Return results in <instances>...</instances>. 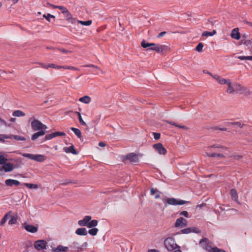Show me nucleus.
I'll use <instances>...</instances> for the list:
<instances>
[{
    "label": "nucleus",
    "mask_w": 252,
    "mask_h": 252,
    "mask_svg": "<svg viewBox=\"0 0 252 252\" xmlns=\"http://www.w3.org/2000/svg\"><path fill=\"white\" fill-rule=\"evenodd\" d=\"M141 46L144 48H146L149 47L150 48L148 50L152 51H156L159 53L165 52L168 49V48L166 45L156 44L154 43H146L144 40H143L142 41Z\"/></svg>",
    "instance_id": "1"
},
{
    "label": "nucleus",
    "mask_w": 252,
    "mask_h": 252,
    "mask_svg": "<svg viewBox=\"0 0 252 252\" xmlns=\"http://www.w3.org/2000/svg\"><path fill=\"white\" fill-rule=\"evenodd\" d=\"M33 118V117H31L29 120V122H31V127L33 131L45 130L47 128L46 125L43 124L39 120Z\"/></svg>",
    "instance_id": "2"
},
{
    "label": "nucleus",
    "mask_w": 252,
    "mask_h": 252,
    "mask_svg": "<svg viewBox=\"0 0 252 252\" xmlns=\"http://www.w3.org/2000/svg\"><path fill=\"white\" fill-rule=\"evenodd\" d=\"M199 243L203 249L209 252H219L220 251L217 247H212L206 238L200 240Z\"/></svg>",
    "instance_id": "3"
},
{
    "label": "nucleus",
    "mask_w": 252,
    "mask_h": 252,
    "mask_svg": "<svg viewBox=\"0 0 252 252\" xmlns=\"http://www.w3.org/2000/svg\"><path fill=\"white\" fill-rule=\"evenodd\" d=\"M164 245L169 251H172L178 248V246L176 244L174 239L171 237L166 238L164 241Z\"/></svg>",
    "instance_id": "4"
},
{
    "label": "nucleus",
    "mask_w": 252,
    "mask_h": 252,
    "mask_svg": "<svg viewBox=\"0 0 252 252\" xmlns=\"http://www.w3.org/2000/svg\"><path fill=\"white\" fill-rule=\"evenodd\" d=\"M24 157L34 160L38 162H42L46 159V156L43 155H34L31 154L24 153L22 154Z\"/></svg>",
    "instance_id": "5"
},
{
    "label": "nucleus",
    "mask_w": 252,
    "mask_h": 252,
    "mask_svg": "<svg viewBox=\"0 0 252 252\" xmlns=\"http://www.w3.org/2000/svg\"><path fill=\"white\" fill-rule=\"evenodd\" d=\"M88 246L87 242H84L81 246L77 242H74L70 246V248L72 249L73 252H80Z\"/></svg>",
    "instance_id": "6"
},
{
    "label": "nucleus",
    "mask_w": 252,
    "mask_h": 252,
    "mask_svg": "<svg viewBox=\"0 0 252 252\" xmlns=\"http://www.w3.org/2000/svg\"><path fill=\"white\" fill-rule=\"evenodd\" d=\"M47 243L44 240H39L34 243V247L37 251L46 249Z\"/></svg>",
    "instance_id": "7"
},
{
    "label": "nucleus",
    "mask_w": 252,
    "mask_h": 252,
    "mask_svg": "<svg viewBox=\"0 0 252 252\" xmlns=\"http://www.w3.org/2000/svg\"><path fill=\"white\" fill-rule=\"evenodd\" d=\"M166 202L169 205H183L188 203L189 201H187L183 200H178L174 198H168L166 199Z\"/></svg>",
    "instance_id": "8"
},
{
    "label": "nucleus",
    "mask_w": 252,
    "mask_h": 252,
    "mask_svg": "<svg viewBox=\"0 0 252 252\" xmlns=\"http://www.w3.org/2000/svg\"><path fill=\"white\" fill-rule=\"evenodd\" d=\"M153 147L155 150L160 155H165L167 153L166 149L160 143L155 144L153 145Z\"/></svg>",
    "instance_id": "9"
},
{
    "label": "nucleus",
    "mask_w": 252,
    "mask_h": 252,
    "mask_svg": "<svg viewBox=\"0 0 252 252\" xmlns=\"http://www.w3.org/2000/svg\"><path fill=\"white\" fill-rule=\"evenodd\" d=\"M188 225V221L187 220L183 217H180L178 219H177L175 223V227H184Z\"/></svg>",
    "instance_id": "10"
},
{
    "label": "nucleus",
    "mask_w": 252,
    "mask_h": 252,
    "mask_svg": "<svg viewBox=\"0 0 252 252\" xmlns=\"http://www.w3.org/2000/svg\"><path fill=\"white\" fill-rule=\"evenodd\" d=\"M209 74H210L214 79H215L221 85H224L226 84L227 82L229 79H224L222 77H221L220 76H219L218 75H213L212 73L210 72H207Z\"/></svg>",
    "instance_id": "11"
},
{
    "label": "nucleus",
    "mask_w": 252,
    "mask_h": 252,
    "mask_svg": "<svg viewBox=\"0 0 252 252\" xmlns=\"http://www.w3.org/2000/svg\"><path fill=\"white\" fill-rule=\"evenodd\" d=\"M181 232L183 234H189L191 232L199 233L200 230L196 227H189L181 230Z\"/></svg>",
    "instance_id": "12"
},
{
    "label": "nucleus",
    "mask_w": 252,
    "mask_h": 252,
    "mask_svg": "<svg viewBox=\"0 0 252 252\" xmlns=\"http://www.w3.org/2000/svg\"><path fill=\"white\" fill-rule=\"evenodd\" d=\"M92 217L90 216H85L84 219L82 220H80L78 221V223L80 226L88 227V223L91 220Z\"/></svg>",
    "instance_id": "13"
},
{
    "label": "nucleus",
    "mask_w": 252,
    "mask_h": 252,
    "mask_svg": "<svg viewBox=\"0 0 252 252\" xmlns=\"http://www.w3.org/2000/svg\"><path fill=\"white\" fill-rule=\"evenodd\" d=\"M40 66L45 69H48L49 68H55V69H61L62 68V65H57L54 63L45 64L43 63H39Z\"/></svg>",
    "instance_id": "14"
},
{
    "label": "nucleus",
    "mask_w": 252,
    "mask_h": 252,
    "mask_svg": "<svg viewBox=\"0 0 252 252\" xmlns=\"http://www.w3.org/2000/svg\"><path fill=\"white\" fill-rule=\"evenodd\" d=\"M63 15L65 20L71 24H74L76 21V20L72 17L71 13L68 11V10L65 12Z\"/></svg>",
    "instance_id": "15"
},
{
    "label": "nucleus",
    "mask_w": 252,
    "mask_h": 252,
    "mask_svg": "<svg viewBox=\"0 0 252 252\" xmlns=\"http://www.w3.org/2000/svg\"><path fill=\"white\" fill-rule=\"evenodd\" d=\"M126 158L128 159L132 163H137L139 161L138 156L133 153H131L126 156Z\"/></svg>",
    "instance_id": "16"
},
{
    "label": "nucleus",
    "mask_w": 252,
    "mask_h": 252,
    "mask_svg": "<svg viewBox=\"0 0 252 252\" xmlns=\"http://www.w3.org/2000/svg\"><path fill=\"white\" fill-rule=\"evenodd\" d=\"M2 137L6 139H12L14 138L17 141H25L26 140V138L24 137L19 136V135H2Z\"/></svg>",
    "instance_id": "17"
},
{
    "label": "nucleus",
    "mask_w": 252,
    "mask_h": 252,
    "mask_svg": "<svg viewBox=\"0 0 252 252\" xmlns=\"http://www.w3.org/2000/svg\"><path fill=\"white\" fill-rule=\"evenodd\" d=\"M5 184L6 186L9 187H12L13 186H18L20 185L19 181L10 179L6 180L5 181Z\"/></svg>",
    "instance_id": "18"
},
{
    "label": "nucleus",
    "mask_w": 252,
    "mask_h": 252,
    "mask_svg": "<svg viewBox=\"0 0 252 252\" xmlns=\"http://www.w3.org/2000/svg\"><path fill=\"white\" fill-rule=\"evenodd\" d=\"M52 252H67L68 248L62 245H59L56 248L52 249Z\"/></svg>",
    "instance_id": "19"
},
{
    "label": "nucleus",
    "mask_w": 252,
    "mask_h": 252,
    "mask_svg": "<svg viewBox=\"0 0 252 252\" xmlns=\"http://www.w3.org/2000/svg\"><path fill=\"white\" fill-rule=\"evenodd\" d=\"M24 227L26 231L32 233H36L38 230L37 227L31 224H26Z\"/></svg>",
    "instance_id": "20"
},
{
    "label": "nucleus",
    "mask_w": 252,
    "mask_h": 252,
    "mask_svg": "<svg viewBox=\"0 0 252 252\" xmlns=\"http://www.w3.org/2000/svg\"><path fill=\"white\" fill-rule=\"evenodd\" d=\"M230 195H231L232 199L234 200L237 203L239 204L237 192L235 189H231Z\"/></svg>",
    "instance_id": "21"
},
{
    "label": "nucleus",
    "mask_w": 252,
    "mask_h": 252,
    "mask_svg": "<svg viewBox=\"0 0 252 252\" xmlns=\"http://www.w3.org/2000/svg\"><path fill=\"white\" fill-rule=\"evenodd\" d=\"M228 86V88L227 89L226 92L228 94H234V83L232 85L230 80L229 79L228 82L226 84Z\"/></svg>",
    "instance_id": "22"
},
{
    "label": "nucleus",
    "mask_w": 252,
    "mask_h": 252,
    "mask_svg": "<svg viewBox=\"0 0 252 252\" xmlns=\"http://www.w3.org/2000/svg\"><path fill=\"white\" fill-rule=\"evenodd\" d=\"M2 168L5 172H10L13 170L14 165L11 163H5L3 165Z\"/></svg>",
    "instance_id": "23"
},
{
    "label": "nucleus",
    "mask_w": 252,
    "mask_h": 252,
    "mask_svg": "<svg viewBox=\"0 0 252 252\" xmlns=\"http://www.w3.org/2000/svg\"><path fill=\"white\" fill-rule=\"evenodd\" d=\"M234 93H239L241 94L243 92V91L245 88V87L242 86L240 84L238 83H234Z\"/></svg>",
    "instance_id": "24"
},
{
    "label": "nucleus",
    "mask_w": 252,
    "mask_h": 252,
    "mask_svg": "<svg viewBox=\"0 0 252 252\" xmlns=\"http://www.w3.org/2000/svg\"><path fill=\"white\" fill-rule=\"evenodd\" d=\"M231 37L237 40L240 38V33L238 31V29H234L231 32Z\"/></svg>",
    "instance_id": "25"
},
{
    "label": "nucleus",
    "mask_w": 252,
    "mask_h": 252,
    "mask_svg": "<svg viewBox=\"0 0 252 252\" xmlns=\"http://www.w3.org/2000/svg\"><path fill=\"white\" fill-rule=\"evenodd\" d=\"M63 151L66 153H72L74 155L77 154V152H76L73 145H71L68 147H64L63 148Z\"/></svg>",
    "instance_id": "26"
},
{
    "label": "nucleus",
    "mask_w": 252,
    "mask_h": 252,
    "mask_svg": "<svg viewBox=\"0 0 252 252\" xmlns=\"http://www.w3.org/2000/svg\"><path fill=\"white\" fill-rule=\"evenodd\" d=\"M46 133L45 130H42V131H38V132L34 133L32 136V140H35L37 139L38 137L40 136H42L44 135Z\"/></svg>",
    "instance_id": "27"
},
{
    "label": "nucleus",
    "mask_w": 252,
    "mask_h": 252,
    "mask_svg": "<svg viewBox=\"0 0 252 252\" xmlns=\"http://www.w3.org/2000/svg\"><path fill=\"white\" fill-rule=\"evenodd\" d=\"M209 148H215L219 149V152H224L227 150V148L219 144H215L209 147Z\"/></svg>",
    "instance_id": "28"
},
{
    "label": "nucleus",
    "mask_w": 252,
    "mask_h": 252,
    "mask_svg": "<svg viewBox=\"0 0 252 252\" xmlns=\"http://www.w3.org/2000/svg\"><path fill=\"white\" fill-rule=\"evenodd\" d=\"M75 233L78 235H84L86 236L87 235V231L85 228L81 227L77 229L75 231Z\"/></svg>",
    "instance_id": "29"
},
{
    "label": "nucleus",
    "mask_w": 252,
    "mask_h": 252,
    "mask_svg": "<svg viewBox=\"0 0 252 252\" xmlns=\"http://www.w3.org/2000/svg\"><path fill=\"white\" fill-rule=\"evenodd\" d=\"M91 98L88 95H85L79 98V101L85 104H88L91 102Z\"/></svg>",
    "instance_id": "30"
},
{
    "label": "nucleus",
    "mask_w": 252,
    "mask_h": 252,
    "mask_svg": "<svg viewBox=\"0 0 252 252\" xmlns=\"http://www.w3.org/2000/svg\"><path fill=\"white\" fill-rule=\"evenodd\" d=\"M11 211H9L4 216V217L2 218L1 221H0V226H2L5 223L7 220L9 218V217L11 216Z\"/></svg>",
    "instance_id": "31"
},
{
    "label": "nucleus",
    "mask_w": 252,
    "mask_h": 252,
    "mask_svg": "<svg viewBox=\"0 0 252 252\" xmlns=\"http://www.w3.org/2000/svg\"><path fill=\"white\" fill-rule=\"evenodd\" d=\"M206 155L209 157H218L220 158H224L225 156L223 154L220 153H206Z\"/></svg>",
    "instance_id": "32"
},
{
    "label": "nucleus",
    "mask_w": 252,
    "mask_h": 252,
    "mask_svg": "<svg viewBox=\"0 0 252 252\" xmlns=\"http://www.w3.org/2000/svg\"><path fill=\"white\" fill-rule=\"evenodd\" d=\"M150 193L152 195H154V194H156V196H155L156 199H158L160 197V192L157 189L152 188L150 190Z\"/></svg>",
    "instance_id": "33"
},
{
    "label": "nucleus",
    "mask_w": 252,
    "mask_h": 252,
    "mask_svg": "<svg viewBox=\"0 0 252 252\" xmlns=\"http://www.w3.org/2000/svg\"><path fill=\"white\" fill-rule=\"evenodd\" d=\"M12 115L14 117H24L26 115L25 113L20 110H15L13 112Z\"/></svg>",
    "instance_id": "34"
},
{
    "label": "nucleus",
    "mask_w": 252,
    "mask_h": 252,
    "mask_svg": "<svg viewBox=\"0 0 252 252\" xmlns=\"http://www.w3.org/2000/svg\"><path fill=\"white\" fill-rule=\"evenodd\" d=\"M216 31L213 30L212 32H208V31H205L202 34V36L208 37V36H212L215 35L216 33Z\"/></svg>",
    "instance_id": "35"
},
{
    "label": "nucleus",
    "mask_w": 252,
    "mask_h": 252,
    "mask_svg": "<svg viewBox=\"0 0 252 252\" xmlns=\"http://www.w3.org/2000/svg\"><path fill=\"white\" fill-rule=\"evenodd\" d=\"M71 129L78 138L81 137V132L79 129L72 127Z\"/></svg>",
    "instance_id": "36"
},
{
    "label": "nucleus",
    "mask_w": 252,
    "mask_h": 252,
    "mask_svg": "<svg viewBox=\"0 0 252 252\" xmlns=\"http://www.w3.org/2000/svg\"><path fill=\"white\" fill-rule=\"evenodd\" d=\"M225 125L226 126H229V125L237 126H239V127H240V128H242L243 126V124H242L239 122L226 123Z\"/></svg>",
    "instance_id": "37"
},
{
    "label": "nucleus",
    "mask_w": 252,
    "mask_h": 252,
    "mask_svg": "<svg viewBox=\"0 0 252 252\" xmlns=\"http://www.w3.org/2000/svg\"><path fill=\"white\" fill-rule=\"evenodd\" d=\"M98 221L95 220H92L89 221L88 225V228H92L93 227H95L97 225Z\"/></svg>",
    "instance_id": "38"
},
{
    "label": "nucleus",
    "mask_w": 252,
    "mask_h": 252,
    "mask_svg": "<svg viewBox=\"0 0 252 252\" xmlns=\"http://www.w3.org/2000/svg\"><path fill=\"white\" fill-rule=\"evenodd\" d=\"M77 22L82 25L88 26L91 25L92 23V20H88L86 21H83L80 20H77Z\"/></svg>",
    "instance_id": "39"
},
{
    "label": "nucleus",
    "mask_w": 252,
    "mask_h": 252,
    "mask_svg": "<svg viewBox=\"0 0 252 252\" xmlns=\"http://www.w3.org/2000/svg\"><path fill=\"white\" fill-rule=\"evenodd\" d=\"M98 231V229L97 228H93L89 230L88 233L92 236H95L97 234Z\"/></svg>",
    "instance_id": "40"
},
{
    "label": "nucleus",
    "mask_w": 252,
    "mask_h": 252,
    "mask_svg": "<svg viewBox=\"0 0 252 252\" xmlns=\"http://www.w3.org/2000/svg\"><path fill=\"white\" fill-rule=\"evenodd\" d=\"M17 216L11 217L10 220L8 221V224L10 225L14 224L17 223Z\"/></svg>",
    "instance_id": "41"
},
{
    "label": "nucleus",
    "mask_w": 252,
    "mask_h": 252,
    "mask_svg": "<svg viewBox=\"0 0 252 252\" xmlns=\"http://www.w3.org/2000/svg\"><path fill=\"white\" fill-rule=\"evenodd\" d=\"M23 185L29 189H37L38 187L37 185L33 184L24 183Z\"/></svg>",
    "instance_id": "42"
},
{
    "label": "nucleus",
    "mask_w": 252,
    "mask_h": 252,
    "mask_svg": "<svg viewBox=\"0 0 252 252\" xmlns=\"http://www.w3.org/2000/svg\"><path fill=\"white\" fill-rule=\"evenodd\" d=\"M75 113L77 114L78 117L79 121L80 124L81 125L85 126L86 125V123L83 120L82 118L81 117V114L78 112H75Z\"/></svg>",
    "instance_id": "43"
},
{
    "label": "nucleus",
    "mask_w": 252,
    "mask_h": 252,
    "mask_svg": "<svg viewBox=\"0 0 252 252\" xmlns=\"http://www.w3.org/2000/svg\"><path fill=\"white\" fill-rule=\"evenodd\" d=\"M241 94H243L246 96H250L252 94V92L250 91L248 89L245 87Z\"/></svg>",
    "instance_id": "44"
},
{
    "label": "nucleus",
    "mask_w": 252,
    "mask_h": 252,
    "mask_svg": "<svg viewBox=\"0 0 252 252\" xmlns=\"http://www.w3.org/2000/svg\"><path fill=\"white\" fill-rule=\"evenodd\" d=\"M54 7H56L55 8H57L60 9L63 14H64L65 12H66L68 9L64 7V6L62 5H56V6H54Z\"/></svg>",
    "instance_id": "45"
},
{
    "label": "nucleus",
    "mask_w": 252,
    "mask_h": 252,
    "mask_svg": "<svg viewBox=\"0 0 252 252\" xmlns=\"http://www.w3.org/2000/svg\"><path fill=\"white\" fill-rule=\"evenodd\" d=\"M43 17L45 18L48 22H50V18L55 19V16L54 15H51L50 14H47V15L44 14Z\"/></svg>",
    "instance_id": "46"
},
{
    "label": "nucleus",
    "mask_w": 252,
    "mask_h": 252,
    "mask_svg": "<svg viewBox=\"0 0 252 252\" xmlns=\"http://www.w3.org/2000/svg\"><path fill=\"white\" fill-rule=\"evenodd\" d=\"M169 124H170V125L174 126L176 127H178L180 128H183V129H187V127L185 126L179 125L174 122H169Z\"/></svg>",
    "instance_id": "47"
},
{
    "label": "nucleus",
    "mask_w": 252,
    "mask_h": 252,
    "mask_svg": "<svg viewBox=\"0 0 252 252\" xmlns=\"http://www.w3.org/2000/svg\"><path fill=\"white\" fill-rule=\"evenodd\" d=\"M62 68H63L64 69H73L74 70H78V69L77 68L72 66H62Z\"/></svg>",
    "instance_id": "48"
},
{
    "label": "nucleus",
    "mask_w": 252,
    "mask_h": 252,
    "mask_svg": "<svg viewBox=\"0 0 252 252\" xmlns=\"http://www.w3.org/2000/svg\"><path fill=\"white\" fill-rule=\"evenodd\" d=\"M203 47V44L202 43H199L196 47V50L198 52H201L202 51Z\"/></svg>",
    "instance_id": "49"
},
{
    "label": "nucleus",
    "mask_w": 252,
    "mask_h": 252,
    "mask_svg": "<svg viewBox=\"0 0 252 252\" xmlns=\"http://www.w3.org/2000/svg\"><path fill=\"white\" fill-rule=\"evenodd\" d=\"M54 137H55V133L54 132V133H52L49 134H47L45 136V139L47 140H51V139H52V138H53Z\"/></svg>",
    "instance_id": "50"
},
{
    "label": "nucleus",
    "mask_w": 252,
    "mask_h": 252,
    "mask_svg": "<svg viewBox=\"0 0 252 252\" xmlns=\"http://www.w3.org/2000/svg\"><path fill=\"white\" fill-rule=\"evenodd\" d=\"M7 161V159L3 156H0V164H4Z\"/></svg>",
    "instance_id": "51"
},
{
    "label": "nucleus",
    "mask_w": 252,
    "mask_h": 252,
    "mask_svg": "<svg viewBox=\"0 0 252 252\" xmlns=\"http://www.w3.org/2000/svg\"><path fill=\"white\" fill-rule=\"evenodd\" d=\"M55 137L56 136H65V133L63 132H54Z\"/></svg>",
    "instance_id": "52"
},
{
    "label": "nucleus",
    "mask_w": 252,
    "mask_h": 252,
    "mask_svg": "<svg viewBox=\"0 0 252 252\" xmlns=\"http://www.w3.org/2000/svg\"><path fill=\"white\" fill-rule=\"evenodd\" d=\"M180 215L184 216L186 218L189 217V213L186 211H183L180 213Z\"/></svg>",
    "instance_id": "53"
},
{
    "label": "nucleus",
    "mask_w": 252,
    "mask_h": 252,
    "mask_svg": "<svg viewBox=\"0 0 252 252\" xmlns=\"http://www.w3.org/2000/svg\"><path fill=\"white\" fill-rule=\"evenodd\" d=\"M154 138L156 140L159 139L160 134L159 133L154 132L153 133Z\"/></svg>",
    "instance_id": "54"
},
{
    "label": "nucleus",
    "mask_w": 252,
    "mask_h": 252,
    "mask_svg": "<svg viewBox=\"0 0 252 252\" xmlns=\"http://www.w3.org/2000/svg\"><path fill=\"white\" fill-rule=\"evenodd\" d=\"M166 33V32H161L160 33H159L158 36H157V37L158 38H160L162 36H163L164 35H165Z\"/></svg>",
    "instance_id": "55"
},
{
    "label": "nucleus",
    "mask_w": 252,
    "mask_h": 252,
    "mask_svg": "<svg viewBox=\"0 0 252 252\" xmlns=\"http://www.w3.org/2000/svg\"><path fill=\"white\" fill-rule=\"evenodd\" d=\"M214 129L215 130H218V129H219L220 130H221V131H226L227 130V128H225V127H222V128H220V127H215L214 128Z\"/></svg>",
    "instance_id": "56"
},
{
    "label": "nucleus",
    "mask_w": 252,
    "mask_h": 252,
    "mask_svg": "<svg viewBox=\"0 0 252 252\" xmlns=\"http://www.w3.org/2000/svg\"><path fill=\"white\" fill-rule=\"evenodd\" d=\"M84 66L85 67H93V68H98V67L97 66L94 65L92 64L86 65Z\"/></svg>",
    "instance_id": "57"
},
{
    "label": "nucleus",
    "mask_w": 252,
    "mask_h": 252,
    "mask_svg": "<svg viewBox=\"0 0 252 252\" xmlns=\"http://www.w3.org/2000/svg\"><path fill=\"white\" fill-rule=\"evenodd\" d=\"M58 50H59L60 51H61V52H62V53H67L69 52V51H67V50H65V49H64V48H61V49L59 48V49H58Z\"/></svg>",
    "instance_id": "58"
},
{
    "label": "nucleus",
    "mask_w": 252,
    "mask_h": 252,
    "mask_svg": "<svg viewBox=\"0 0 252 252\" xmlns=\"http://www.w3.org/2000/svg\"><path fill=\"white\" fill-rule=\"evenodd\" d=\"M242 158V156L240 155H235L234 156V158L235 159H239Z\"/></svg>",
    "instance_id": "59"
},
{
    "label": "nucleus",
    "mask_w": 252,
    "mask_h": 252,
    "mask_svg": "<svg viewBox=\"0 0 252 252\" xmlns=\"http://www.w3.org/2000/svg\"><path fill=\"white\" fill-rule=\"evenodd\" d=\"M98 145L100 147H105L106 146V144L104 142H100L98 143Z\"/></svg>",
    "instance_id": "60"
},
{
    "label": "nucleus",
    "mask_w": 252,
    "mask_h": 252,
    "mask_svg": "<svg viewBox=\"0 0 252 252\" xmlns=\"http://www.w3.org/2000/svg\"><path fill=\"white\" fill-rule=\"evenodd\" d=\"M240 60H246V56H240L237 57Z\"/></svg>",
    "instance_id": "61"
},
{
    "label": "nucleus",
    "mask_w": 252,
    "mask_h": 252,
    "mask_svg": "<svg viewBox=\"0 0 252 252\" xmlns=\"http://www.w3.org/2000/svg\"><path fill=\"white\" fill-rule=\"evenodd\" d=\"M47 4L49 6H50L51 8H54V9H55L56 7H54L53 6H56V5H54L52 3H50V2H48L47 3Z\"/></svg>",
    "instance_id": "62"
},
{
    "label": "nucleus",
    "mask_w": 252,
    "mask_h": 252,
    "mask_svg": "<svg viewBox=\"0 0 252 252\" xmlns=\"http://www.w3.org/2000/svg\"><path fill=\"white\" fill-rule=\"evenodd\" d=\"M148 252H159L158 251V250H156L155 249H152V250H149L148 251Z\"/></svg>",
    "instance_id": "63"
},
{
    "label": "nucleus",
    "mask_w": 252,
    "mask_h": 252,
    "mask_svg": "<svg viewBox=\"0 0 252 252\" xmlns=\"http://www.w3.org/2000/svg\"><path fill=\"white\" fill-rule=\"evenodd\" d=\"M179 249L180 247H178V248L174 250V252H181V250Z\"/></svg>",
    "instance_id": "64"
}]
</instances>
